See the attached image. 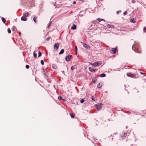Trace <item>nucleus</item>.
Masks as SVG:
<instances>
[{
  "label": "nucleus",
  "mask_w": 146,
  "mask_h": 146,
  "mask_svg": "<svg viewBox=\"0 0 146 146\" xmlns=\"http://www.w3.org/2000/svg\"><path fill=\"white\" fill-rule=\"evenodd\" d=\"M137 47V46L135 45H133L132 47V49L135 52L140 53V52L139 48V46Z\"/></svg>",
  "instance_id": "nucleus-1"
},
{
  "label": "nucleus",
  "mask_w": 146,
  "mask_h": 146,
  "mask_svg": "<svg viewBox=\"0 0 146 146\" xmlns=\"http://www.w3.org/2000/svg\"><path fill=\"white\" fill-rule=\"evenodd\" d=\"M90 64L94 66H98L102 64V62L101 61H98L92 64L90 63Z\"/></svg>",
  "instance_id": "nucleus-2"
},
{
  "label": "nucleus",
  "mask_w": 146,
  "mask_h": 146,
  "mask_svg": "<svg viewBox=\"0 0 146 146\" xmlns=\"http://www.w3.org/2000/svg\"><path fill=\"white\" fill-rule=\"evenodd\" d=\"M95 26V24L94 23H90L88 25L89 29L90 30L93 29Z\"/></svg>",
  "instance_id": "nucleus-3"
},
{
  "label": "nucleus",
  "mask_w": 146,
  "mask_h": 146,
  "mask_svg": "<svg viewBox=\"0 0 146 146\" xmlns=\"http://www.w3.org/2000/svg\"><path fill=\"white\" fill-rule=\"evenodd\" d=\"M95 106H96V107L98 110H100L102 108V104L101 103L97 104H96Z\"/></svg>",
  "instance_id": "nucleus-4"
},
{
  "label": "nucleus",
  "mask_w": 146,
  "mask_h": 146,
  "mask_svg": "<svg viewBox=\"0 0 146 146\" xmlns=\"http://www.w3.org/2000/svg\"><path fill=\"white\" fill-rule=\"evenodd\" d=\"M117 48L118 47L117 46H116L115 48H112L111 49V50H110V52H112L113 54L117 52Z\"/></svg>",
  "instance_id": "nucleus-5"
},
{
  "label": "nucleus",
  "mask_w": 146,
  "mask_h": 146,
  "mask_svg": "<svg viewBox=\"0 0 146 146\" xmlns=\"http://www.w3.org/2000/svg\"><path fill=\"white\" fill-rule=\"evenodd\" d=\"M81 43L82 44L83 46L86 49L89 50L90 48V46L87 44L84 43L83 42H82Z\"/></svg>",
  "instance_id": "nucleus-6"
},
{
  "label": "nucleus",
  "mask_w": 146,
  "mask_h": 146,
  "mask_svg": "<svg viewBox=\"0 0 146 146\" xmlns=\"http://www.w3.org/2000/svg\"><path fill=\"white\" fill-rule=\"evenodd\" d=\"M72 56L70 54H68L65 58V60L67 62L69 61L72 57Z\"/></svg>",
  "instance_id": "nucleus-7"
},
{
  "label": "nucleus",
  "mask_w": 146,
  "mask_h": 146,
  "mask_svg": "<svg viewBox=\"0 0 146 146\" xmlns=\"http://www.w3.org/2000/svg\"><path fill=\"white\" fill-rule=\"evenodd\" d=\"M60 44L58 42L55 43L54 45V48L56 50H57Z\"/></svg>",
  "instance_id": "nucleus-8"
},
{
  "label": "nucleus",
  "mask_w": 146,
  "mask_h": 146,
  "mask_svg": "<svg viewBox=\"0 0 146 146\" xmlns=\"http://www.w3.org/2000/svg\"><path fill=\"white\" fill-rule=\"evenodd\" d=\"M127 75L128 77H133L135 75L134 74H132L131 73H127Z\"/></svg>",
  "instance_id": "nucleus-9"
},
{
  "label": "nucleus",
  "mask_w": 146,
  "mask_h": 146,
  "mask_svg": "<svg viewBox=\"0 0 146 146\" xmlns=\"http://www.w3.org/2000/svg\"><path fill=\"white\" fill-rule=\"evenodd\" d=\"M21 20L23 21H26L27 20V19L24 16H23L21 17Z\"/></svg>",
  "instance_id": "nucleus-10"
},
{
  "label": "nucleus",
  "mask_w": 146,
  "mask_h": 146,
  "mask_svg": "<svg viewBox=\"0 0 146 146\" xmlns=\"http://www.w3.org/2000/svg\"><path fill=\"white\" fill-rule=\"evenodd\" d=\"M76 25L74 24L73 25V26L71 28V29L72 30H74L76 29Z\"/></svg>",
  "instance_id": "nucleus-11"
},
{
  "label": "nucleus",
  "mask_w": 146,
  "mask_h": 146,
  "mask_svg": "<svg viewBox=\"0 0 146 146\" xmlns=\"http://www.w3.org/2000/svg\"><path fill=\"white\" fill-rule=\"evenodd\" d=\"M107 27L109 28H114V26L113 25L110 24H108L107 25Z\"/></svg>",
  "instance_id": "nucleus-12"
},
{
  "label": "nucleus",
  "mask_w": 146,
  "mask_h": 146,
  "mask_svg": "<svg viewBox=\"0 0 146 146\" xmlns=\"http://www.w3.org/2000/svg\"><path fill=\"white\" fill-rule=\"evenodd\" d=\"M52 66L53 68L54 69H56L58 68L57 66L55 64H52Z\"/></svg>",
  "instance_id": "nucleus-13"
},
{
  "label": "nucleus",
  "mask_w": 146,
  "mask_h": 146,
  "mask_svg": "<svg viewBox=\"0 0 146 146\" xmlns=\"http://www.w3.org/2000/svg\"><path fill=\"white\" fill-rule=\"evenodd\" d=\"M130 21L131 22L133 23H135L136 22V20L134 19H130Z\"/></svg>",
  "instance_id": "nucleus-14"
},
{
  "label": "nucleus",
  "mask_w": 146,
  "mask_h": 146,
  "mask_svg": "<svg viewBox=\"0 0 146 146\" xmlns=\"http://www.w3.org/2000/svg\"><path fill=\"white\" fill-rule=\"evenodd\" d=\"M64 49H62L60 52L59 54H63L64 52Z\"/></svg>",
  "instance_id": "nucleus-15"
},
{
  "label": "nucleus",
  "mask_w": 146,
  "mask_h": 146,
  "mask_svg": "<svg viewBox=\"0 0 146 146\" xmlns=\"http://www.w3.org/2000/svg\"><path fill=\"white\" fill-rule=\"evenodd\" d=\"M106 76V74L104 73H102L100 75V76L101 77H105Z\"/></svg>",
  "instance_id": "nucleus-16"
},
{
  "label": "nucleus",
  "mask_w": 146,
  "mask_h": 146,
  "mask_svg": "<svg viewBox=\"0 0 146 146\" xmlns=\"http://www.w3.org/2000/svg\"><path fill=\"white\" fill-rule=\"evenodd\" d=\"M102 86V84H100V83H99L98 84L97 88H101Z\"/></svg>",
  "instance_id": "nucleus-17"
},
{
  "label": "nucleus",
  "mask_w": 146,
  "mask_h": 146,
  "mask_svg": "<svg viewBox=\"0 0 146 146\" xmlns=\"http://www.w3.org/2000/svg\"><path fill=\"white\" fill-rule=\"evenodd\" d=\"M58 99L60 100H63V101H65V100L63 99L62 97L60 96H59L58 97Z\"/></svg>",
  "instance_id": "nucleus-18"
},
{
  "label": "nucleus",
  "mask_w": 146,
  "mask_h": 146,
  "mask_svg": "<svg viewBox=\"0 0 146 146\" xmlns=\"http://www.w3.org/2000/svg\"><path fill=\"white\" fill-rule=\"evenodd\" d=\"M37 18V17L36 16H35L33 18V21L35 23H36L37 22V21L36 20Z\"/></svg>",
  "instance_id": "nucleus-19"
},
{
  "label": "nucleus",
  "mask_w": 146,
  "mask_h": 146,
  "mask_svg": "<svg viewBox=\"0 0 146 146\" xmlns=\"http://www.w3.org/2000/svg\"><path fill=\"white\" fill-rule=\"evenodd\" d=\"M37 53L35 52H33V56L34 57V58L35 59L37 58Z\"/></svg>",
  "instance_id": "nucleus-20"
},
{
  "label": "nucleus",
  "mask_w": 146,
  "mask_h": 146,
  "mask_svg": "<svg viewBox=\"0 0 146 146\" xmlns=\"http://www.w3.org/2000/svg\"><path fill=\"white\" fill-rule=\"evenodd\" d=\"M1 19L2 20V21L4 23H5L6 21V20L5 19L4 17H2L1 18Z\"/></svg>",
  "instance_id": "nucleus-21"
},
{
  "label": "nucleus",
  "mask_w": 146,
  "mask_h": 146,
  "mask_svg": "<svg viewBox=\"0 0 146 146\" xmlns=\"http://www.w3.org/2000/svg\"><path fill=\"white\" fill-rule=\"evenodd\" d=\"M92 80L93 83H95L96 81L97 80V79L94 78H92Z\"/></svg>",
  "instance_id": "nucleus-22"
},
{
  "label": "nucleus",
  "mask_w": 146,
  "mask_h": 146,
  "mask_svg": "<svg viewBox=\"0 0 146 146\" xmlns=\"http://www.w3.org/2000/svg\"><path fill=\"white\" fill-rule=\"evenodd\" d=\"M42 55V53L39 51H38V57H39Z\"/></svg>",
  "instance_id": "nucleus-23"
},
{
  "label": "nucleus",
  "mask_w": 146,
  "mask_h": 146,
  "mask_svg": "<svg viewBox=\"0 0 146 146\" xmlns=\"http://www.w3.org/2000/svg\"><path fill=\"white\" fill-rule=\"evenodd\" d=\"M86 101L85 100L83 99H81L80 101V102L81 103H83L84 101Z\"/></svg>",
  "instance_id": "nucleus-24"
},
{
  "label": "nucleus",
  "mask_w": 146,
  "mask_h": 146,
  "mask_svg": "<svg viewBox=\"0 0 146 146\" xmlns=\"http://www.w3.org/2000/svg\"><path fill=\"white\" fill-rule=\"evenodd\" d=\"M7 32L9 33H11V31L9 28H8L7 29Z\"/></svg>",
  "instance_id": "nucleus-25"
},
{
  "label": "nucleus",
  "mask_w": 146,
  "mask_h": 146,
  "mask_svg": "<svg viewBox=\"0 0 146 146\" xmlns=\"http://www.w3.org/2000/svg\"><path fill=\"white\" fill-rule=\"evenodd\" d=\"M70 115L71 117L72 118H74V115L72 113H70Z\"/></svg>",
  "instance_id": "nucleus-26"
},
{
  "label": "nucleus",
  "mask_w": 146,
  "mask_h": 146,
  "mask_svg": "<svg viewBox=\"0 0 146 146\" xmlns=\"http://www.w3.org/2000/svg\"><path fill=\"white\" fill-rule=\"evenodd\" d=\"M24 16L25 17H27L29 15V13L27 12V13H25L24 14Z\"/></svg>",
  "instance_id": "nucleus-27"
},
{
  "label": "nucleus",
  "mask_w": 146,
  "mask_h": 146,
  "mask_svg": "<svg viewBox=\"0 0 146 146\" xmlns=\"http://www.w3.org/2000/svg\"><path fill=\"white\" fill-rule=\"evenodd\" d=\"M25 67L26 69H28L29 68V66L28 65H26L25 66Z\"/></svg>",
  "instance_id": "nucleus-28"
},
{
  "label": "nucleus",
  "mask_w": 146,
  "mask_h": 146,
  "mask_svg": "<svg viewBox=\"0 0 146 146\" xmlns=\"http://www.w3.org/2000/svg\"><path fill=\"white\" fill-rule=\"evenodd\" d=\"M40 63H41V64L42 65H44V62L43 60H41L40 61Z\"/></svg>",
  "instance_id": "nucleus-29"
},
{
  "label": "nucleus",
  "mask_w": 146,
  "mask_h": 146,
  "mask_svg": "<svg viewBox=\"0 0 146 146\" xmlns=\"http://www.w3.org/2000/svg\"><path fill=\"white\" fill-rule=\"evenodd\" d=\"M89 70L90 72H92L93 69L91 67H89Z\"/></svg>",
  "instance_id": "nucleus-30"
},
{
  "label": "nucleus",
  "mask_w": 146,
  "mask_h": 146,
  "mask_svg": "<svg viewBox=\"0 0 146 146\" xmlns=\"http://www.w3.org/2000/svg\"><path fill=\"white\" fill-rule=\"evenodd\" d=\"M47 81L49 83H50L51 82V80L50 79H47Z\"/></svg>",
  "instance_id": "nucleus-31"
},
{
  "label": "nucleus",
  "mask_w": 146,
  "mask_h": 146,
  "mask_svg": "<svg viewBox=\"0 0 146 146\" xmlns=\"http://www.w3.org/2000/svg\"><path fill=\"white\" fill-rule=\"evenodd\" d=\"M52 23V21H50V22L48 26V27L51 26V23Z\"/></svg>",
  "instance_id": "nucleus-32"
},
{
  "label": "nucleus",
  "mask_w": 146,
  "mask_h": 146,
  "mask_svg": "<svg viewBox=\"0 0 146 146\" xmlns=\"http://www.w3.org/2000/svg\"><path fill=\"white\" fill-rule=\"evenodd\" d=\"M143 31L146 33V27H144L143 29Z\"/></svg>",
  "instance_id": "nucleus-33"
},
{
  "label": "nucleus",
  "mask_w": 146,
  "mask_h": 146,
  "mask_svg": "<svg viewBox=\"0 0 146 146\" xmlns=\"http://www.w3.org/2000/svg\"><path fill=\"white\" fill-rule=\"evenodd\" d=\"M102 19H101L100 18H98L97 19V20H98L99 22H101L102 21Z\"/></svg>",
  "instance_id": "nucleus-34"
},
{
  "label": "nucleus",
  "mask_w": 146,
  "mask_h": 146,
  "mask_svg": "<svg viewBox=\"0 0 146 146\" xmlns=\"http://www.w3.org/2000/svg\"><path fill=\"white\" fill-rule=\"evenodd\" d=\"M50 37H48L47 38H46V40L48 41L50 39Z\"/></svg>",
  "instance_id": "nucleus-35"
},
{
  "label": "nucleus",
  "mask_w": 146,
  "mask_h": 146,
  "mask_svg": "<svg viewBox=\"0 0 146 146\" xmlns=\"http://www.w3.org/2000/svg\"><path fill=\"white\" fill-rule=\"evenodd\" d=\"M91 99L92 100L95 101V100H94V98L93 96H92L91 97Z\"/></svg>",
  "instance_id": "nucleus-36"
},
{
  "label": "nucleus",
  "mask_w": 146,
  "mask_h": 146,
  "mask_svg": "<svg viewBox=\"0 0 146 146\" xmlns=\"http://www.w3.org/2000/svg\"><path fill=\"white\" fill-rule=\"evenodd\" d=\"M121 10H119V11H117L116 12V14H118L119 13L121 12Z\"/></svg>",
  "instance_id": "nucleus-37"
},
{
  "label": "nucleus",
  "mask_w": 146,
  "mask_h": 146,
  "mask_svg": "<svg viewBox=\"0 0 146 146\" xmlns=\"http://www.w3.org/2000/svg\"><path fill=\"white\" fill-rule=\"evenodd\" d=\"M42 70H43L42 71V73L43 74V73H45V70H44V68L42 69Z\"/></svg>",
  "instance_id": "nucleus-38"
},
{
  "label": "nucleus",
  "mask_w": 146,
  "mask_h": 146,
  "mask_svg": "<svg viewBox=\"0 0 146 146\" xmlns=\"http://www.w3.org/2000/svg\"><path fill=\"white\" fill-rule=\"evenodd\" d=\"M124 135L122 136H126L127 135V134L125 133L124 132H123Z\"/></svg>",
  "instance_id": "nucleus-39"
},
{
  "label": "nucleus",
  "mask_w": 146,
  "mask_h": 146,
  "mask_svg": "<svg viewBox=\"0 0 146 146\" xmlns=\"http://www.w3.org/2000/svg\"><path fill=\"white\" fill-rule=\"evenodd\" d=\"M71 70H73L74 69V66H72L71 67Z\"/></svg>",
  "instance_id": "nucleus-40"
},
{
  "label": "nucleus",
  "mask_w": 146,
  "mask_h": 146,
  "mask_svg": "<svg viewBox=\"0 0 146 146\" xmlns=\"http://www.w3.org/2000/svg\"><path fill=\"white\" fill-rule=\"evenodd\" d=\"M126 14H127V11H125L123 13V15H126Z\"/></svg>",
  "instance_id": "nucleus-41"
},
{
  "label": "nucleus",
  "mask_w": 146,
  "mask_h": 146,
  "mask_svg": "<svg viewBox=\"0 0 146 146\" xmlns=\"http://www.w3.org/2000/svg\"><path fill=\"white\" fill-rule=\"evenodd\" d=\"M44 78L45 79H47L48 78V76L47 75L44 76Z\"/></svg>",
  "instance_id": "nucleus-42"
},
{
  "label": "nucleus",
  "mask_w": 146,
  "mask_h": 146,
  "mask_svg": "<svg viewBox=\"0 0 146 146\" xmlns=\"http://www.w3.org/2000/svg\"><path fill=\"white\" fill-rule=\"evenodd\" d=\"M140 73L141 74H144L145 75V73H143V72H140Z\"/></svg>",
  "instance_id": "nucleus-43"
},
{
  "label": "nucleus",
  "mask_w": 146,
  "mask_h": 146,
  "mask_svg": "<svg viewBox=\"0 0 146 146\" xmlns=\"http://www.w3.org/2000/svg\"><path fill=\"white\" fill-rule=\"evenodd\" d=\"M97 70V69H93L92 72H95Z\"/></svg>",
  "instance_id": "nucleus-44"
},
{
  "label": "nucleus",
  "mask_w": 146,
  "mask_h": 146,
  "mask_svg": "<svg viewBox=\"0 0 146 146\" xmlns=\"http://www.w3.org/2000/svg\"><path fill=\"white\" fill-rule=\"evenodd\" d=\"M43 74L44 75V76L47 75V73L46 72L43 73Z\"/></svg>",
  "instance_id": "nucleus-45"
},
{
  "label": "nucleus",
  "mask_w": 146,
  "mask_h": 146,
  "mask_svg": "<svg viewBox=\"0 0 146 146\" xmlns=\"http://www.w3.org/2000/svg\"><path fill=\"white\" fill-rule=\"evenodd\" d=\"M76 1H74L72 3H73V4H76Z\"/></svg>",
  "instance_id": "nucleus-46"
},
{
  "label": "nucleus",
  "mask_w": 146,
  "mask_h": 146,
  "mask_svg": "<svg viewBox=\"0 0 146 146\" xmlns=\"http://www.w3.org/2000/svg\"><path fill=\"white\" fill-rule=\"evenodd\" d=\"M131 1L132 3H135V1L134 0H131Z\"/></svg>",
  "instance_id": "nucleus-47"
},
{
  "label": "nucleus",
  "mask_w": 146,
  "mask_h": 146,
  "mask_svg": "<svg viewBox=\"0 0 146 146\" xmlns=\"http://www.w3.org/2000/svg\"><path fill=\"white\" fill-rule=\"evenodd\" d=\"M61 72L63 73V74H64V75H65V74H64V71H61Z\"/></svg>",
  "instance_id": "nucleus-48"
},
{
  "label": "nucleus",
  "mask_w": 146,
  "mask_h": 146,
  "mask_svg": "<svg viewBox=\"0 0 146 146\" xmlns=\"http://www.w3.org/2000/svg\"><path fill=\"white\" fill-rule=\"evenodd\" d=\"M93 138L94 139V140L95 141H96V140H97V139L96 138H95L94 137H93Z\"/></svg>",
  "instance_id": "nucleus-49"
},
{
  "label": "nucleus",
  "mask_w": 146,
  "mask_h": 146,
  "mask_svg": "<svg viewBox=\"0 0 146 146\" xmlns=\"http://www.w3.org/2000/svg\"><path fill=\"white\" fill-rule=\"evenodd\" d=\"M76 51H77V47L76 46Z\"/></svg>",
  "instance_id": "nucleus-50"
},
{
  "label": "nucleus",
  "mask_w": 146,
  "mask_h": 146,
  "mask_svg": "<svg viewBox=\"0 0 146 146\" xmlns=\"http://www.w3.org/2000/svg\"><path fill=\"white\" fill-rule=\"evenodd\" d=\"M102 19V21H104V22L105 21V20H104V19Z\"/></svg>",
  "instance_id": "nucleus-51"
},
{
  "label": "nucleus",
  "mask_w": 146,
  "mask_h": 146,
  "mask_svg": "<svg viewBox=\"0 0 146 146\" xmlns=\"http://www.w3.org/2000/svg\"><path fill=\"white\" fill-rule=\"evenodd\" d=\"M128 127V126H126V129H127V128Z\"/></svg>",
  "instance_id": "nucleus-52"
},
{
  "label": "nucleus",
  "mask_w": 146,
  "mask_h": 146,
  "mask_svg": "<svg viewBox=\"0 0 146 146\" xmlns=\"http://www.w3.org/2000/svg\"><path fill=\"white\" fill-rule=\"evenodd\" d=\"M125 90L126 91H127V90H126V88H125Z\"/></svg>",
  "instance_id": "nucleus-53"
},
{
  "label": "nucleus",
  "mask_w": 146,
  "mask_h": 146,
  "mask_svg": "<svg viewBox=\"0 0 146 146\" xmlns=\"http://www.w3.org/2000/svg\"><path fill=\"white\" fill-rule=\"evenodd\" d=\"M133 145L132 144V145H131V146H133Z\"/></svg>",
  "instance_id": "nucleus-54"
},
{
  "label": "nucleus",
  "mask_w": 146,
  "mask_h": 146,
  "mask_svg": "<svg viewBox=\"0 0 146 146\" xmlns=\"http://www.w3.org/2000/svg\"><path fill=\"white\" fill-rule=\"evenodd\" d=\"M114 134H115H115H116V133H114Z\"/></svg>",
  "instance_id": "nucleus-55"
},
{
  "label": "nucleus",
  "mask_w": 146,
  "mask_h": 146,
  "mask_svg": "<svg viewBox=\"0 0 146 146\" xmlns=\"http://www.w3.org/2000/svg\"><path fill=\"white\" fill-rule=\"evenodd\" d=\"M84 135L85 137H86V135H85V134H84Z\"/></svg>",
  "instance_id": "nucleus-56"
},
{
  "label": "nucleus",
  "mask_w": 146,
  "mask_h": 146,
  "mask_svg": "<svg viewBox=\"0 0 146 146\" xmlns=\"http://www.w3.org/2000/svg\"><path fill=\"white\" fill-rule=\"evenodd\" d=\"M84 12V11H81L80 13H81V12Z\"/></svg>",
  "instance_id": "nucleus-57"
},
{
  "label": "nucleus",
  "mask_w": 146,
  "mask_h": 146,
  "mask_svg": "<svg viewBox=\"0 0 146 146\" xmlns=\"http://www.w3.org/2000/svg\"><path fill=\"white\" fill-rule=\"evenodd\" d=\"M54 88H55V86H54Z\"/></svg>",
  "instance_id": "nucleus-58"
},
{
  "label": "nucleus",
  "mask_w": 146,
  "mask_h": 146,
  "mask_svg": "<svg viewBox=\"0 0 146 146\" xmlns=\"http://www.w3.org/2000/svg\"><path fill=\"white\" fill-rule=\"evenodd\" d=\"M125 86H126V85H124V86H125Z\"/></svg>",
  "instance_id": "nucleus-59"
},
{
  "label": "nucleus",
  "mask_w": 146,
  "mask_h": 146,
  "mask_svg": "<svg viewBox=\"0 0 146 146\" xmlns=\"http://www.w3.org/2000/svg\"><path fill=\"white\" fill-rule=\"evenodd\" d=\"M145 80H146V79H145Z\"/></svg>",
  "instance_id": "nucleus-60"
}]
</instances>
